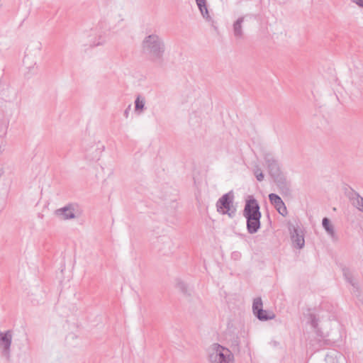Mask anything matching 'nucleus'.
I'll use <instances>...</instances> for the list:
<instances>
[{"label": "nucleus", "instance_id": "obj_1", "mask_svg": "<svg viewBox=\"0 0 363 363\" xmlns=\"http://www.w3.org/2000/svg\"><path fill=\"white\" fill-rule=\"evenodd\" d=\"M142 52L155 64H162L165 52V44L162 38L157 33L145 35L141 41Z\"/></svg>", "mask_w": 363, "mask_h": 363}, {"label": "nucleus", "instance_id": "obj_2", "mask_svg": "<svg viewBox=\"0 0 363 363\" xmlns=\"http://www.w3.org/2000/svg\"><path fill=\"white\" fill-rule=\"evenodd\" d=\"M243 216L247 220V230L250 234L256 233L260 228L261 213L257 201L251 198L246 201L243 210Z\"/></svg>", "mask_w": 363, "mask_h": 363}, {"label": "nucleus", "instance_id": "obj_3", "mask_svg": "<svg viewBox=\"0 0 363 363\" xmlns=\"http://www.w3.org/2000/svg\"><path fill=\"white\" fill-rule=\"evenodd\" d=\"M207 358L211 363H234L233 352L218 343H213L207 349Z\"/></svg>", "mask_w": 363, "mask_h": 363}, {"label": "nucleus", "instance_id": "obj_4", "mask_svg": "<svg viewBox=\"0 0 363 363\" xmlns=\"http://www.w3.org/2000/svg\"><path fill=\"white\" fill-rule=\"evenodd\" d=\"M233 197L231 191L223 195L216 203L218 212L227 214L230 218L234 217L236 209L233 206Z\"/></svg>", "mask_w": 363, "mask_h": 363}, {"label": "nucleus", "instance_id": "obj_5", "mask_svg": "<svg viewBox=\"0 0 363 363\" xmlns=\"http://www.w3.org/2000/svg\"><path fill=\"white\" fill-rule=\"evenodd\" d=\"M13 339L11 330L0 333V352L1 356L9 361L11 359V345Z\"/></svg>", "mask_w": 363, "mask_h": 363}, {"label": "nucleus", "instance_id": "obj_6", "mask_svg": "<svg viewBox=\"0 0 363 363\" xmlns=\"http://www.w3.org/2000/svg\"><path fill=\"white\" fill-rule=\"evenodd\" d=\"M105 149L101 142H96L90 144L85 151V159L89 162H95L100 160L102 152Z\"/></svg>", "mask_w": 363, "mask_h": 363}, {"label": "nucleus", "instance_id": "obj_7", "mask_svg": "<svg viewBox=\"0 0 363 363\" xmlns=\"http://www.w3.org/2000/svg\"><path fill=\"white\" fill-rule=\"evenodd\" d=\"M56 216L62 220H70L78 218L81 212L76 204H68L55 211Z\"/></svg>", "mask_w": 363, "mask_h": 363}, {"label": "nucleus", "instance_id": "obj_8", "mask_svg": "<svg viewBox=\"0 0 363 363\" xmlns=\"http://www.w3.org/2000/svg\"><path fill=\"white\" fill-rule=\"evenodd\" d=\"M263 157L270 176L274 177L279 174V165L274 156L269 152H264Z\"/></svg>", "mask_w": 363, "mask_h": 363}, {"label": "nucleus", "instance_id": "obj_9", "mask_svg": "<svg viewBox=\"0 0 363 363\" xmlns=\"http://www.w3.org/2000/svg\"><path fill=\"white\" fill-rule=\"evenodd\" d=\"M280 193L283 196H289L291 194V184L281 174L272 177Z\"/></svg>", "mask_w": 363, "mask_h": 363}, {"label": "nucleus", "instance_id": "obj_10", "mask_svg": "<svg viewBox=\"0 0 363 363\" xmlns=\"http://www.w3.org/2000/svg\"><path fill=\"white\" fill-rule=\"evenodd\" d=\"M269 199L279 213L283 216H285L287 214L286 207L279 196L272 193L269 195Z\"/></svg>", "mask_w": 363, "mask_h": 363}, {"label": "nucleus", "instance_id": "obj_11", "mask_svg": "<svg viewBox=\"0 0 363 363\" xmlns=\"http://www.w3.org/2000/svg\"><path fill=\"white\" fill-rule=\"evenodd\" d=\"M245 17V16L239 17L233 24V35L238 40L244 38L243 24Z\"/></svg>", "mask_w": 363, "mask_h": 363}, {"label": "nucleus", "instance_id": "obj_12", "mask_svg": "<svg viewBox=\"0 0 363 363\" xmlns=\"http://www.w3.org/2000/svg\"><path fill=\"white\" fill-rule=\"evenodd\" d=\"M325 363H346L345 357L342 354L336 351H329L325 357Z\"/></svg>", "mask_w": 363, "mask_h": 363}, {"label": "nucleus", "instance_id": "obj_13", "mask_svg": "<svg viewBox=\"0 0 363 363\" xmlns=\"http://www.w3.org/2000/svg\"><path fill=\"white\" fill-rule=\"evenodd\" d=\"M196 4L203 18L208 22H213V21L211 16L213 11L207 5V1H196Z\"/></svg>", "mask_w": 363, "mask_h": 363}, {"label": "nucleus", "instance_id": "obj_14", "mask_svg": "<svg viewBox=\"0 0 363 363\" xmlns=\"http://www.w3.org/2000/svg\"><path fill=\"white\" fill-rule=\"evenodd\" d=\"M291 240L296 247L302 249L304 247L305 240L303 235L297 228H294V231L291 233Z\"/></svg>", "mask_w": 363, "mask_h": 363}, {"label": "nucleus", "instance_id": "obj_15", "mask_svg": "<svg viewBox=\"0 0 363 363\" xmlns=\"http://www.w3.org/2000/svg\"><path fill=\"white\" fill-rule=\"evenodd\" d=\"M343 275L347 281L350 283L353 287L354 292H357L359 290V282L352 272H350L348 269H343Z\"/></svg>", "mask_w": 363, "mask_h": 363}, {"label": "nucleus", "instance_id": "obj_16", "mask_svg": "<svg viewBox=\"0 0 363 363\" xmlns=\"http://www.w3.org/2000/svg\"><path fill=\"white\" fill-rule=\"evenodd\" d=\"M322 225L328 235L334 241L337 240V237L335 234L333 225L330 223V220L328 218H324L322 221Z\"/></svg>", "mask_w": 363, "mask_h": 363}, {"label": "nucleus", "instance_id": "obj_17", "mask_svg": "<svg viewBox=\"0 0 363 363\" xmlns=\"http://www.w3.org/2000/svg\"><path fill=\"white\" fill-rule=\"evenodd\" d=\"M145 97L138 95L135 100V113L138 115H140L144 112L145 106Z\"/></svg>", "mask_w": 363, "mask_h": 363}, {"label": "nucleus", "instance_id": "obj_18", "mask_svg": "<svg viewBox=\"0 0 363 363\" xmlns=\"http://www.w3.org/2000/svg\"><path fill=\"white\" fill-rule=\"evenodd\" d=\"M175 288L184 295L189 296V289L187 284L182 279L177 278L174 281Z\"/></svg>", "mask_w": 363, "mask_h": 363}, {"label": "nucleus", "instance_id": "obj_19", "mask_svg": "<svg viewBox=\"0 0 363 363\" xmlns=\"http://www.w3.org/2000/svg\"><path fill=\"white\" fill-rule=\"evenodd\" d=\"M256 317L260 320H272L274 318V314L272 312H268L262 309V312H258L255 314Z\"/></svg>", "mask_w": 363, "mask_h": 363}, {"label": "nucleus", "instance_id": "obj_20", "mask_svg": "<svg viewBox=\"0 0 363 363\" xmlns=\"http://www.w3.org/2000/svg\"><path fill=\"white\" fill-rule=\"evenodd\" d=\"M352 204L359 211L363 212V197L357 194L352 199Z\"/></svg>", "mask_w": 363, "mask_h": 363}, {"label": "nucleus", "instance_id": "obj_21", "mask_svg": "<svg viewBox=\"0 0 363 363\" xmlns=\"http://www.w3.org/2000/svg\"><path fill=\"white\" fill-rule=\"evenodd\" d=\"M262 301L260 297L254 299L252 304L253 313L255 315L258 312H262Z\"/></svg>", "mask_w": 363, "mask_h": 363}, {"label": "nucleus", "instance_id": "obj_22", "mask_svg": "<svg viewBox=\"0 0 363 363\" xmlns=\"http://www.w3.org/2000/svg\"><path fill=\"white\" fill-rule=\"evenodd\" d=\"M8 129V123L5 121H0V137H4L6 135Z\"/></svg>", "mask_w": 363, "mask_h": 363}, {"label": "nucleus", "instance_id": "obj_23", "mask_svg": "<svg viewBox=\"0 0 363 363\" xmlns=\"http://www.w3.org/2000/svg\"><path fill=\"white\" fill-rule=\"evenodd\" d=\"M231 347L235 352H240V341L238 340V337H236L232 341Z\"/></svg>", "mask_w": 363, "mask_h": 363}, {"label": "nucleus", "instance_id": "obj_24", "mask_svg": "<svg viewBox=\"0 0 363 363\" xmlns=\"http://www.w3.org/2000/svg\"><path fill=\"white\" fill-rule=\"evenodd\" d=\"M252 172L254 175H257L259 172H262L261 167L257 163H255L252 168Z\"/></svg>", "mask_w": 363, "mask_h": 363}, {"label": "nucleus", "instance_id": "obj_25", "mask_svg": "<svg viewBox=\"0 0 363 363\" xmlns=\"http://www.w3.org/2000/svg\"><path fill=\"white\" fill-rule=\"evenodd\" d=\"M255 177L256 179L259 181V182H262L264 180V175L263 174V172H259V174H257V175H255Z\"/></svg>", "mask_w": 363, "mask_h": 363}, {"label": "nucleus", "instance_id": "obj_26", "mask_svg": "<svg viewBox=\"0 0 363 363\" xmlns=\"http://www.w3.org/2000/svg\"><path fill=\"white\" fill-rule=\"evenodd\" d=\"M6 144L5 142H1L0 144V155L4 152Z\"/></svg>", "mask_w": 363, "mask_h": 363}, {"label": "nucleus", "instance_id": "obj_27", "mask_svg": "<svg viewBox=\"0 0 363 363\" xmlns=\"http://www.w3.org/2000/svg\"><path fill=\"white\" fill-rule=\"evenodd\" d=\"M317 320L314 316L311 315V325L313 328H315L317 327Z\"/></svg>", "mask_w": 363, "mask_h": 363}, {"label": "nucleus", "instance_id": "obj_28", "mask_svg": "<svg viewBox=\"0 0 363 363\" xmlns=\"http://www.w3.org/2000/svg\"><path fill=\"white\" fill-rule=\"evenodd\" d=\"M356 4L361 8H363V1H355Z\"/></svg>", "mask_w": 363, "mask_h": 363}, {"label": "nucleus", "instance_id": "obj_29", "mask_svg": "<svg viewBox=\"0 0 363 363\" xmlns=\"http://www.w3.org/2000/svg\"><path fill=\"white\" fill-rule=\"evenodd\" d=\"M124 115L127 118L128 116V108H127L125 111H124Z\"/></svg>", "mask_w": 363, "mask_h": 363}]
</instances>
